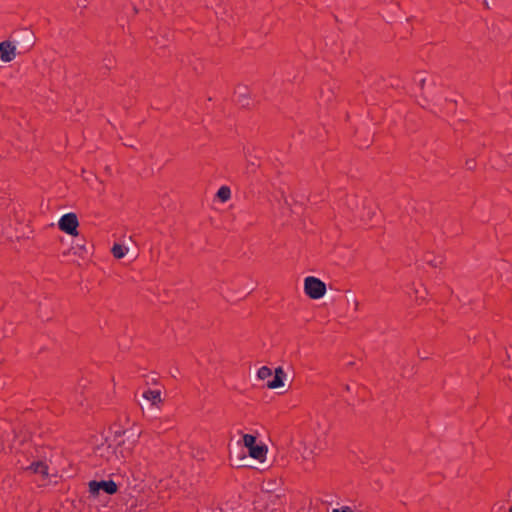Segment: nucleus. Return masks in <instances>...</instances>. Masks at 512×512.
<instances>
[{"mask_svg": "<svg viewBox=\"0 0 512 512\" xmlns=\"http://www.w3.org/2000/svg\"><path fill=\"white\" fill-rule=\"evenodd\" d=\"M139 435V432L133 429L116 431L111 439L102 440L94 448V455L113 464L125 460L135 447Z\"/></svg>", "mask_w": 512, "mask_h": 512, "instance_id": "f257e3e1", "label": "nucleus"}, {"mask_svg": "<svg viewBox=\"0 0 512 512\" xmlns=\"http://www.w3.org/2000/svg\"><path fill=\"white\" fill-rule=\"evenodd\" d=\"M15 450L19 457L17 459V465L29 474L37 475L43 481H46L49 477V467L45 460L39 459L35 454L38 449L32 447L30 444H25L23 449L17 447V441H15L11 450Z\"/></svg>", "mask_w": 512, "mask_h": 512, "instance_id": "f03ea898", "label": "nucleus"}, {"mask_svg": "<svg viewBox=\"0 0 512 512\" xmlns=\"http://www.w3.org/2000/svg\"><path fill=\"white\" fill-rule=\"evenodd\" d=\"M304 292L310 299L317 300L325 296L329 300L331 292L327 293L326 283L314 276H307L304 279Z\"/></svg>", "mask_w": 512, "mask_h": 512, "instance_id": "7ed1b4c3", "label": "nucleus"}, {"mask_svg": "<svg viewBox=\"0 0 512 512\" xmlns=\"http://www.w3.org/2000/svg\"><path fill=\"white\" fill-rule=\"evenodd\" d=\"M242 439L251 458L261 463L266 461L268 448L263 442H258L256 437L251 434H244Z\"/></svg>", "mask_w": 512, "mask_h": 512, "instance_id": "20e7f679", "label": "nucleus"}, {"mask_svg": "<svg viewBox=\"0 0 512 512\" xmlns=\"http://www.w3.org/2000/svg\"><path fill=\"white\" fill-rule=\"evenodd\" d=\"M56 219H58L57 225L60 231L71 236H77L79 220L76 213L64 211L59 213Z\"/></svg>", "mask_w": 512, "mask_h": 512, "instance_id": "39448f33", "label": "nucleus"}, {"mask_svg": "<svg viewBox=\"0 0 512 512\" xmlns=\"http://www.w3.org/2000/svg\"><path fill=\"white\" fill-rule=\"evenodd\" d=\"M244 156L246 159V174H255L261 167L263 151L256 147H244Z\"/></svg>", "mask_w": 512, "mask_h": 512, "instance_id": "423d86ee", "label": "nucleus"}, {"mask_svg": "<svg viewBox=\"0 0 512 512\" xmlns=\"http://www.w3.org/2000/svg\"><path fill=\"white\" fill-rule=\"evenodd\" d=\"M117 490L118 486L113 480H92L88 483V492L93 498H97L100 491H103L108 495H113L117 492Z\"/></svg>", "mask_w": 512, "mask_h": 512, "instance_id": "0eeeda50", "label": "nucleus"}, {"mask_svg": "<svg viewBox=\"0 0 512 512\" xmlns=\"http://www.w3.org/2000/svg\"><path fill=\"white\" fill-rule=\"evenodd\" d=\"M235 103L241 109L252 110L255 108V102L251 97V92L246 85L238 84L234 90Z\"/></svg>", "mask_w": 512, "mask_h": 512, "instance_id": "6e6552de", "label": "nucleus"}, {"mask_svg": "<svg viewBox=\"0 0 512 512\" xmlns=\"http://www.w3.org/2000/svg\"><path fill=\"white\" fill-rule=\"evenodd\" d=\"M86 243L87 241L84 238V236L78 233L77 236H73V241L70 250H73V253L75 255H78L82 259H87L89 256L92 255L93 245L87 246Z\"/></svg>", "mask_w": 512, "mask_h": 512, "instance_id": "1a4fd4ad", "label": "nucleus"}, {"mask_svg": "<svg viewBox=\"0 0 512 512\" xmlns=\"http://www.w3.org/2000/svg\"><path fill=\"white\" fill-rule=\"evenodd\" d=\"M34 38V32L30 28H19L12 31L10 39L18 45V47H25L30 44Z\"/></svg>", "mask_w": 512, "mask_h": 512, "instance_id": "9d476101", "label": "nucleus"}, {"mask_svg": "<svg viewBox=\"0 0 512 512\" xmlns=\"http://www.w3.org/2000/svg\"><path fill=\"white\" fill-rule=\"evenodd\" d=\"M16 57V46L12 40H4L0 43V59L8 63Z\"/></svg>", "mask_w": 512, "mask_h": 512, "instance_id": "9b49d317", "label": "nucleus"}, {"mask_svg": "<svg viewBox=\"0 0 512 512\" xmlns=\"http://www.w3.org/2000/svg\"><path fill=\"white\" fill-rule=\"evenodd\" d=\"M302 446L303 449L301 451V456L305 460L312 458L318 451L322 450L323 448V445L319 439L317 443H313L312 439L309 437L303 441Z\"/></svg>", "mask_w": 512, "mask_h": 512, "instance_id": "f8f14e48", "label": "nucleus"}, {"mask_svg": "<svg viewBox=\"0 0 512 512\" xmlns=\"http://www.w3.org/2000/svg\"><path fill=\"white\" fill-rule=\"evenodd\" d=\"M286 377V373L284 372L282 367H278L275 369L274 376L272 380H268L266 386L269 389H277L284 386V379Z\"/></svg>", "mask_w": 512, "mask_h": 512, "instance_id": "ddd939ff", "label": "nucleus"}, {"mask_svg": "<svg viewBox=\"0 0 512 512\" xmlns=\"http://www.w3.org/2000/svg\"><path fill=\"white\" fill-rule=\"evenodd\" d=\"M170 39L167 33L160 36H152L149 39L150 47L154 49H165L168 47Z\"/></svg>", "mask_w": 512, "mask_h": 512, "instance_id": "4468645a", "label": "nucleus"}, {"mask_svg": "<svg viewBox=\"0 0 512 512\" xmlns=\"http://www.w3.org/2000/svg\"><path fill=\"white\" fill-rule=\"evenodd\" d=\"M142 396L152 405H158L162 401L161 391L159 389H148L143 392Z\"/></svg>", "mask_w": 512, "mask_h": 512, "instance_id": "2eb2a0df", "label": "nucleus"}, {"mask_svg": "<svg viewBox=\"0 0 512 512\" xmlns=\"http://www.w3.org/2000/svg\"><path fill=\"white\" fill-rule=\"evenodd\" d=\"M216 199L219 200L221 203L227 202L231 197V189L229 186L222 185L215 195Z\"/></svg>", "mask_w": 512, "mask_h": 512, "instance_id": "dca6fc26", "label": "nucleus"}, {"mask_svg": "<svg viewBox=\"0 0 512 512\" xmlns=\"http://www.w3.org/2000/svg\"><path fill=\"white\" fill-rule=\"evenodd\" d=\"M128 251L124 244L115 242L111 248V253L115 259H122Z\"/></svg>", "mask_w": 512, "mask_h": 512, "instance_id": "f3484780", "label": "nucleus"}, {"mask_svg": "<svg viewBox=\"0 0 512 512\" xmlns=\"http://www.w3.org/2000/svg\"><path fill=\"white\" fill-rule=\"evenodd\" d=\"M376 214V208L372 209L370 206L363 205V212L360 213V218L363 220L371 221Z\"/></svg>", "mask_w": 512, "mask_h": 512, "instance_id": "a211bd4d", "label": "nucleus"}, {"mask_svg": "<svg viewBox=\"0 0 512 512\" xmlns=\"http://www.w3.org/2000/svg\"><path fill=\"white\" fill-rule=\"evenodd\" d=\"M273 375L272 370L267 366H262L257 371V377L260 380H267Z\"/></svg>", "mask_w": 512, "mask_h": 512, "instance_id": "6ab92c4d", "label": "nucleus"}, {"mask_svg": "<svg viewBox=\"0 0 512 512\" xmlns=\"http://www.w3.org/2000/svg\"><path fill=\"white\" fill-rule=\"evenodd\" d=\"M249 289H243L236 292L235 295L227 297L228 301H239L246 298L249 295Z\"/></svg>", "mask_w": 512, "mask_h": 512, "instance_id": "aec40b11", "label": "nucleus"}, {"mask_svg": "<svg viewBox=\"0 0 512 512\" xmlns=\"http://www.w3.org/2000/svg\"><path fill=\"white\" fill-rule=\"evenodd\" d=\"M413 81L415 83H417V85L419 86V88L421 90L424 89V86H425V83H426V79H425V77L423 76V74L421 72H417L415 74V76L413 77Z\"/></svg>", "mask_w": 512, "mask_h": 512, "instance_id": "412c9836", "label": "nucleus"}, {"mask_svg": "<svg viewBox=\"0 0 512 512\" xmlns=\"http://www.w3.org/2000/svg\"><path fill=\"white\" fill-rule=\"evenodd\" d=\"M414 293H415L416 300H418V299L424 300L427 295V290H426V288L422 287V285H420V289L415 288Z\"/></svg>", "mask_w": 512, "mask_h": 512, "instance_id": "4be33fe9", "label": "nucleus"}, {"mask_svg": "<svg viewBox=\"0 0 512 512\" xmlns=\"http://www.w3.org/2000/svg\"><path fill=\"white\" fill-rule=\"evenodd\" d=\"M346 293H347V303H348V305L352 304L354 310H357L358 306H359V302L356 299H353V294H352L351 290H347Z\"/></svg>", "mask_w": 512, "mask_h": 512, "instance_id": "5701e85b", "label": "nucleus"}, {"mask_svg": "<svg viewBox=\"0 0 512 512\" xmlns=\"http://www.w3.org/2000/svg\"><path fill=\"white\" fill-rule=\"evenodd\" d=\"M477 163L475 159H467L465 161V168L469 171H474L476 169Z\"/></svg>", "mask_w": 512, "mask_h": 512, "instance_id": "b1692460", "label": "nucleus"}, {"mask_svg": "<svg viewBox=\"0 0 512 512\" xmlns=\"http://www.w3.org/2000/svg\"><path fill=\"white\" fill-rule=\"evenodd\" d=\"M389 84L393 88H399L400 85V79L396 76H389Z\"/></svg>", "mask_w": 512, "mask_h": 512, "instance_id": "393cba45", "label": "nucleus"}, {"mask_svg": "<svg viewBox=\"0 0 512 512\" xmlns=\"http://www.w3.org/2000/svg\"><path fill=\"white\" fill-rule=\"evenodd\" d=\"M332 512H353L352 508L349 506H343L341 508H335Z\"/></svg>", "mask_w": 512, "mask_h": 512, "instance_id": "a878e982", "label": "nucleus"}, {"mask_svg": "<svg viewBox=\"0 0 512 512\" xmlns=\"http://www.w3.org/2000/svg\"><path fill=\"white\" fill-rule=\"evenodd\" d=\"M429 264L432 266V267H437L438 264L436 263V261L432 260V261H429Z\"/></svg>", "mask_w": 512, "mask_h": 512, "instance_id": "bb28decb", "label": "nucleus"}, {"mask_svg": "<svg viewBox=\"0 0 512 512\" xmlns=\"http://www.w3.org/2000/svg\"><path fill=\"white\" fill-rule=\"evenodd\" d=\"M483 4H484V6H485L486 8H488V9H489V3H488V1H487V0H484V1H483Z\"/></svg>", "mask_w": 512, "mask_h": 512, "instance_id": "cd10ccee", "label": "nucleus"}, {"mask_svg": "<svg viewBox=\"0 0 512 512\" xmlns=\"http://www.w3.org/2000/svg\"><path fill=\"white\" fill-rule=\"evenodd\" d=\"M445 101H448V98H445ZM449 102H453L456 105V101L449 100Z\"/></svg>", "mask_w": 512, "mask_h": 512, "instance_id": "c85d7f7f", "label": "nucleus"}, {"mask_svg": "<svg viewBox=\"0 0 512 512\" xmlns=\"http://www.w3.org/2000/svg\"><path fill=\"white\" fill-rule=\"evenodd\" d=\"M345 389H346L347 391H349V390H350V386H349V385H346V386H345Z\"/></svg>", "mask_w": 512, "mask_h": 512, "instance_id": "c756f323", "label": "nucleus"}, {"mask_svg": "<svg viewBox=\"0 0 512 512\" xmlns=\"http://www.w3.org/2000/svg\"><path fill=\"white\" fill-rule=\"evenodd\" d=\"M133 10L135 13H138V9L135 6H134Z\"/></svg>", "mask_w": 512, "mask_h": 512, "instance_id": "7c9ffc66", "label": "nucleus"}, {"mask_svg": "<svg viewBox=\"0 0 512 512\" xmlns=\"http://www.w3.org/2000/svg\"><path fill=\"white\" fill-rule=\"evenodd\" d=\"M509 512H512V506L510 507Z\"/></svg>", "mask_w": 512, "mask_h": 512, "instance_id": "2f4dec72", "label": "nucleus"}]
</instances>
